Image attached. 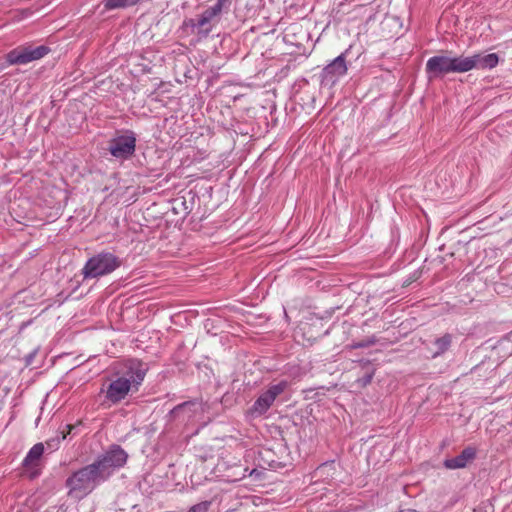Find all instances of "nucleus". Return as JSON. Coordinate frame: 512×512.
<instances>
[{
    "label": "nucleus",
    "instance_id": "f257e3e1",
    "mask_svg": "<svg viewBox=\"0 0 512 512\" xmlns=\"http://www.w3.org/2000/svg\"><path fill=\"white\" fill-rule=\"evenodd\" d=\"M105 482L93 463L74 471L65 481L67 495L81 500L92 493L96 487Z\"/></svg>",
    "mask_w": 512,
    "mask_h": 512
},
{
    "label": "nucleus",
    "instance_id": "f03ea898",
    "mask_svg": "<svg viewBox=\"0 0 512 512\" xmlns=\"http://www.w3.org/2000/svg\"><path fill=\"white\" fill-rule=\"evenodd\" d=\"M121 259L111 252L98 253L87 260L82 274L84 279L99 278L108 275L119 268Z\"/></svg>",
    "mask_w": 512,
    "mask_h": 512
},
{
    "label": "nucleus",
    "instance_id": "7ed1b4c3",
    "mask_svg": "<svg viewBox=\"0 0 512 512\" xmlns=\"http://www.w3.org/2000/svg\"><path fill=\"white\" fill-rule=\"evenodd\" d=\"M128 459V454L119 445H111L107 451L100 454L92 463L106 481L115 469L123 467Z\"/></svg>",
    "mask_w": 512,
    "mask_h": 512
},
{
    "label": "nucleus",
    "instance_id": "20e7f679",
    "mask_svg": "<svg viewBox=\"0 0 512 512\" xmlns=\"http://www.w3.org/2000/svg\"><path fill=\"white\" fill-rule=\"evenodd\" d=\"M463 57L436 55L426 62V73L429 80L443 77L449 73H464Z\"/></svg>",
    "mask_w": 512,
    "mask_h": 512
},
{
    "label": "nucleus",
    "instance_id": "39448f33",
    "mask_svg": "<svg viewBox=\"0 0 512 512\" xmlns=\"http://www.w3.org/2000/svg\"><path fill=\"white\" fill-rule=\"evenodd\" d=\"M148 370L149 367L147 363L137 358H130L124 360L120 364L114 376L129 382L131 385L130 387L133 389V393H137Z\"/></svg>",
    "mask_w": 512,
    "mask_h": 512
},
{
    "label": "nucleus",
    "instance_id": "423d86ee",
    "mask_svg": "<svg viewBox=\"0 0 512 512\" xmlns=\"http://www.w3.org/2000/svg\"><path fill=\"white\" fill-rule=\"evenodd\" d=\"M290 383L287 380H281L277 383L269 385L266 391L261 393L250 407L248 413L252 417H259L264 415L278 396L283 394L289 387Z\"/></svg>",
    "mask_w": 512,
    "mask_h": 512
},
{
    "label": "nucleus",
    "instance_id": "0eeeda50",
    "mask_svg": "<svg viewBox=\"0 0 512 512\" xmlns=\"http://www.w3.org/2000/svg\"><path fill=\"white\" fill-rule=\"evenodd\" d=\"M51 49L46 45L31 44L18 46L5 55L8 65H25L45 57Z\"/></svg>",
    "mask_w": 512,
    "mask_h": 512
},
{
    "label": "nucleus",
    "instance_id": "6e6552de",
    "mask_svg": "<svg viewBox=\"0 0 512 512\" xmlns=\"http://www.w3.org/2000/svg\"><path fill=\"white\" fill-rule=\"evenodd\" d=\"M352 46L328 63L320 73V84L324 87H332L336 82L346 75L348 71L347 57Z\"/></svg>",
    "mask_w": 512,
    "mask_h": 512
},
{
    "label": "nucleus",
    "instance_id": "1a4fd4ad",
    "mask_svg": "<svg viewBox=\"0 0 512 512\" xmlns=\"http://www.w3.org/2000/svg\"><path fill=\"white\" fill-rule=\"evenodd\" d=\"M136 135L132 130H126L124 134L118 135L109 141L108 151L121 161L130 159L136 151Z\"/></svg>",
    "mask_w": 512,
    "mask_h": 512
},
{
    "label": "nucleus",
    "instance_id": "9d476101",
    "mask_svg": "<svg viewBox=\"0 0 512 512\" xmlns=\"http://www.w3.org/2000/svg\"><path fill=\"white\" fill-rule=\"evenodd\" d=\"M130 386L129 382L114 376L107 385H102L100 395L104 394L105 402L109 406L117 405L126 399L130 393H133V389Z\"/></svg>",
    "mask_w": 512,
    "mask_h": 512
},
{
    "label": "nucleus",
    "instance_id": "9b49d317",
    "mask_svg": "<svg viewBox=\"0 0 512 512\" xmlns=\"http://www.w3.org/2000/svg\"><path fill=\"white\" fill-rule=\"evenodd\" d=\"M499 57L496 53L474 54L469 57H463L464 73L472 69H492L498 65Z\"/></svg>",
    "mask_w": 512,
    "mask_h": 512
},
{
    "label": "nucleus",
    "instance_id": "f8f14e48",
    "mask_svg": "<svg viewBox=\"0 0 512 512\" xmlns=\"http://www.w3.org/2000/svg\"><path fill=\"white\" fill-rule=\"evenodd\" d=\"M45 451L42 442L34 444L22 461V466L30 472V477L34 478L40 475V461Z\"/></svg>",
    "mask_w": 512,
    "mask_h": 512
},
{
    "label": "nucleus",
    "instance_id": "ddd939ff",
    "mask_svg": "<svg viewBox=\"0 0 512 512\" xmlns=\"http://www.w3.org/2000/svg\"><path fill=\"white\" fill-rule=\"evenodd\" d=\"M223 9H221L217 5L210 6L207 8L199 17V19L194 20L191 19L189 21L190 26L193 28H199L201 31H203L206 35L211 31L210 23L211 21L219 17Z\"/></svg>",
    "mask_w": 512,
    "mask_h": 512
},
{
    "label": "nucleus",
    "instance_id": "4468645a",
    "mask_svg": "<svg viewBox=\"0 0 512 512\" xmlns=\"http://www.w3.org/2000/svg\"><path fill=\"white\" fill-rule=\"evenodd\" d=\"M476 458V449L468 446L464 448L459 455L453 458L445 459L443 465L450 470L465 468L468 463Z\"/></svg>",
    "mask_w": 512,
    "mask_h": 512
},
{
    "label": "nucleus",
    "instance_id": "2eb2a0df",
    "mask_svg": "<svg viewBox=\"0 0 512 512\" xmlns=\"http://www.w3.org/2000/svg\"><path fill=\"white\" fill-rule=\"evenodd\" d=\"M73 429H74L73 425H66L65 431L60 432L55 437H52V438L46 440L45 443H43L45 448L47 450H49L50 452H54V451L58 450L60 447L61 441L64 440L67 437V435L72 432Z\"/></svg>",
    "mask_w": 512,
    "mask_h": 512
},
{
    "label": "nucleus",
    "instance_id": "dca6fc26",
    "mask_svg": "<svg viewBox=\"0 0 512 512\" xmlns=\"http://www.w3.org/2000/svg\"><path fill=\"white\" fill-rule=\"evenodd\" d=\"M452 343V335L449 333L444 334L443 336L437 338L434 341V345L436 346V351L434 352V357L444 354L449 350Z\"/></svg>",
    "mask_w": 512,
    "mask_h": 512
},
{
    "label": "nucleus",
    "instance_id": "f3484780",
    "mask_svg": "<svg viewBox=\"0 0 512 512\" xmlns=\"http://www.w3.org/2000/svg\"><path fill=\"white\" fill-rule=\"evenodd\" d=\"M140 0H103L102 3L106 10L126 8L136 5Z\"/></svg>",
    "mask_w": 512,
    "mask_h": 512
},
{
    "label": "nucleus",
    "instance_id": "a211bd4d",
    "mask_svg": "<svg viewBox=\"0 0 512 512\" xmlns=\"http://www.w3.org/2000/svg\"><path fill=\"white\" fill-rule=\"evenodd\" d=\"M377 342H378L377 337L375 335H372V336H369V337H367L365 339H362L360 341L353 342L350 345V347L352 349L367 348V347L375 345Z\"/></svg>",
    "mask_w": 512,
    "mask_h": 512
},
{
    "label": "nucleus",
    "instance_id": "6ab92c4d",
    "mask_svg": "<svg viewBox=\"0 0 512 512\" xmlns=\"http://www.w3.org/2000/svg\"><path fill=\"white\" fill-rule=\"evenodd\" d=\"M375 374V368L369 367L368 370L362 377H359L356 382L359 387L364 388L372 382V379Z\"/></svg>",
    "mask_w": 512,
    "mask_h": 512
},
{
    "label": "nucleus",
    "instance_id": "aec40b11",
    "mask_svg": "<svg viewBox=\"0 0 512 512\" xmlns=\"http://www.w3.org/2000/svg\"><path fill=\"white\" fill-rule=\"evenodd\" d=\"M196 405V402L195 401H186V402H183L177 406H175L170 414L172 417L176 418V417H179L180 413L182 411H184L185 409H190L191 407L195 406Z\"/></svg>",
    "mask_w": 512,
    "mask_h": 512
},
{
    "label": "nucleus",
    "instance_id": "412c9836",
    "mask_svg": "<svg viewBox=\"0 0 512 512\" xmlns=\"http://www.w3.org/2000/svg\"><path fill=\"white\" fill-rule=\"evenodd\" d=\"M210 502L204 501L201 503H198L196 505H193L188 512H206L209 508Z\"/></svg>",
    "mask_w": 512,
    "mask_h": 512
},
{
    "label": "nucleus",
    "instance_id": "4be33fe9",
    "mask_svg": "<svg viewBox=\"0 0 512 512\" xmlns=\"http://www.w3.org/2000/svg\"><path fill=\"white\" fill-rule=\"evenodd\" d=\"M230 4V0H216L215 5L223 9L225 6Z\"/></svg>",
    "mask_w": 512,
    "mask_h": 512
},
{
    "label": "nucleus",
    "instance_id": "5701e85b",
    "mask_svg": "<svg viewBox=\"0 0 512 512\" xmlns=\"http://www.w3.org/2000/svg\"><path fill=\"white\" fill-rule=\"evenodd\" d=\"M364 365L366 366H370V362L369 361H362Z\"/></svg>",
    "mask_w": 512,
    "mask_h": 512
}]
</instances>
